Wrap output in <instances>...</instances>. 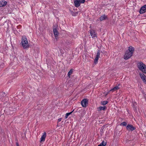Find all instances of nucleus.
<instances>
[{"label":"nucleus","instance_id":"nucleus-1","mask_svg":"<svg viewBox=\"0 0 146 146\" xmlns=\"http://www.w3.org/2000/svg\"><path fill=\"white\" fill-rule=\"evenodd\" d=\"M137 66L138 69L143 72L146 73V65L141 62H138Z\"/></svg>","mask_w":146,"mask_h":146},{"label":"nucleus","instance_id":"nucleus-2","mask_svg":"<svg viewBox=\"0 0 146 146\" xmlns=\"http://www.w3.org/2000/svg\"><path fill=\"white\" fill-rule=\"evenodd\" d=\"M21 43L24 48H27L29 47L27 39L25 36H23L21 39Z\"/></svg>","mask_w":146,"mask_h":146},{"label":"nucleus","instance_id":"nucleus-3","mask_svg":"<svg viewBox=\"0 0 146 146\" xmlns=\"http://www.w3.org/2000/svg\"><path fill=\"white\" fill-rule=\"evenodd\" d=\"M133 54L129 51H126L124 55V58L125 60H127L130 58L132 55Z\"/></svg>","mask_w":146,"mask_h":146},{"label":"nucleus","instance_id":"nucleus-4","mask_svg":"<svg viewBox=\"0 0 146 146\" xmlns=\"http://www.w3.org/2000/svg\"><path fill=\"white\" fill-rule=\"evenodd\" d=\"M88 101L87 99H84L81 102V104L82 106L84 107H86L88 104Z\"/></svg>","mask_w":146,"mask_h":146},{"label":"nucleus","instance_id":"nucleus-5","mask_svg":"<svg viewBox=\"0 0 146 146\" xmlns=\"http://www.w3.org/2000/svg\"><path fill=\"white\" fill-rule=\"evenodd\" d=\"M100 52H100V50H98L97 51L95 58L94 60V62L95 64H96L98 62L99 58L100 56Z\"/></svg>","mask_w":146,"mask_h":146},{"label":"nucleus","instance_id":"nucleus-6","mask_svg":"<svg viewBox=\"0 0 146 146\" xmlns=\"http://www.w3.org/2000/svg\"><path fill=\"white\" fill-rule=\"evenodd\" d=\"M126 129L128 131H132L134 130L135 128L131 125L128 124L126 126Z\"/></svg>","mask_w":146,"mask_h":146},{"label":"nucleus","instance_id":"nucleus-7","mask_svg":"<svg viewBox=\"0 0 146 146\" xmlns=\"http://www.w3.org/2000/svg\"><path fill=\"white\" fill-rule=\"evenodd\" d=\"M146 12V5L142 6L139 12L140 14H143Z\"/></svg>","mask_w":146,"mask_h":146},{"label":"nucleus","instance_id":"nucleus-8","mask_svg":"<svg viewBox=\"0 0 146 146\" xmlns=\"http://www.w3.org/2000/svg\"><path fill=\"white\" fill-rule=\"evenodd\" d=\"M90 35L92 38H94L96 36V34L95 31L93 29H90Z\"/></svg>","mask_w":146,"mask_h":146},{"label":"nucleus","instance_id":"nucleus-9","mask_svg":"<svg viewBox=\"0 0 146 146\" xmlns=\"http://www.w3.org/2000/svg\"><path fill=\"white\" fill-rule=\"evenodd\" d=\"M46 132H44L43 133L40 139V142H44L45 141V139L46 137Z\"/></svg>","mask_w":146,"mask_h":146},{"label":"nucleus","instance_id":"nucleus-10","mask_svg":"<svg viewBox=\"0 0 146 146\" xmlns=\"http://www.w3.org/2000/svg\"><path fill=\"white\" fill-rule=\"evenodd\" d=\"M140 75L143 82L146 84V76L143 74H140Z\"/></svg>","mask_w":146,"mask_h":146},{"label":"nucleus","instance_id":"nucleus-11","mask_svg":"<svg viewBox=\"0 0 146 146\" xmlns=\"http://www.w3.org/2000/svg\"><path fill=\"white\" fill-rule=\"evenodd\" d=\"M74 3L75 6L76 7H79L80 5V0H74Z\"/></svg>","mask_w":146,"mask_h":146},{"label":"nucleus","instance_id":"nucleus-12","mask_svg":"<svg viewBox=\"0 0 146 146\" xmlns=\"http://www.w3.org/2000/svg\"><path fill=\"white\" fill-rule=\"evenodd\" d=\"M53 31L54 35L55 36L56 39H57V37L58 36V31H57V29L56 28H54L53 29Z\"/></svg>","mask_w":146,"mask_h":146},{"label":"nucleus","instance_id":"nucleus-13","mask_svg":"<svg viewBox=\"0 0 146 146\" xmlns=\"http://www.w3.org/2000/svg\"><path fill=\"white\" fill-rule=\"evenodd\" d=\"M134 50V48L131 46H130L128 47V50L127 51H129V52H130V53H131L133 54V53Z\"/></svg>","mask_w":146,"mask_h":146},{"label":"nucleus","instance_id":"nucleus-14","mask_svg":"<svg viewBox=\"0 0 146 146\" xmlns=\"http://www.w3.org/2000/svg\"><path fill=\"white\" fill-rule=\"evenodd\" d=\"M107 109V107L106 106H100L97 108V110L98 111L102 110H105Z\"/></svg>","mask_w":146,"mask_h":146},{"label":"nucleus","instance_id":"nucleus-15","mask_svg":"<svg viewBox=\"0 0 146 146\" xmlns=\"http://www.w3.org/2000/svg\"><path fill=\"white\" fill-rule=\"evenodd\" d=\"M119 84L118 86H116L114 88L110 90V92L111 91L112 92H113L114 91H116V90L119 89Z\"/></svg>","mask_w":146,"mask_h":146},{"label":"nucleus","instance_id":"nucleus-16","mask_svg":"<svg viewBox=\"0 0 146 146\" xmlns=\"http://www.w3.org/2000/svg\"><path fill=\"white\" fill-rule=\"evenodd\" d=\"M7 4L6 1H0V7L5 6Z\"/></svg>","mask_w":146,"mask_h":146},{"label":"nucleus","instance_id":"nucleus-17","mask_svg":"<svg viewBox=\"0 0 146 146\" xmlns=\"http://www.w3.org/2000/svg\"><path fill=\"white\" fill-rule=\"evenodd\" d=\"M107 18V17L105 15H103L100 17V21H102L106 19Z\"/></svg>","mask_w":146,"mask_h":146},{"label":"nucleus","instance_id":"nucleus-18","mask_svg":"<svg viewBox=\"0 0 146 146\" xmlns=\"http://www.w3.org/2000/svg\"><path fill=\"white\" fill-rule=\"evenodd\" d=\"M73 72V70L72 69H71L70 70V71L68 72V76L70 78V75L72 74Z\"/></svg>","mask_w":146,"mask_h":146},{"label":"nucleus","instance_id":"nucleus-19","mask_svg":"<svg viewBox=\"0 0 146 146\" xmlns=\"http://www.w3.org/2000/svg\"><path fill=\"white\" fill-rule=\"evenodd\" d=\"M108 103V101H104L101 102V104L102 105L104 106L107 104Z\"/></svg>","mask_w":146,"mask_h":146},{"label":"nucleus","instance_id":"nucleus-20","mask_svg":"<svg viewBox=\"0 0 146 146\" xmlns=\"http://www.w3.org/2000/svg\"><path fill=\"white\" fill-rule=\"evenodd\" d=\"M106 145V143L104 141H103L98 146H105Z\"/></svg>","mask_w":146,"mask_h":146},{"label":"nucleus","instance_id":"nucleus-21","mask_svg":"<svg viewBox=\"0 0 146 146\" xmlns=\"http://www.w3.org/2000/svg\"><path fill=\"white\" fill-rule=\"evenodd\" d=\"M72 112L73 111H72L71 112L66 113V115L65 116V118L66 119L68 117V116L72 113Z\"/></svg>","mask_w":146,"mask_h":146},{"label":"nucleus","instance_id":"nucleus-22","mask_svg":"<svg viewBox=\"0 0 146 146\" xmlns=\"http://www.w3.org/2000/svg\"><path fill=\"white\" fill-rule=\"evenodd\" d=\"M127 125V123L126 122H123L120 124V125H122L123 126H126Z\"/></svg>","mask_w":146,"mask_h":146},{"label":"nucleus","instance_id":"nucleus-23","mask_svg":"<svg viewBox=\"0 0 146 146\" xmlns=\"http://www.w3.org/2000/svg\"><path fill=\"white\" fill-rule=\"evenodd\" d=\"M80 3H84L85 2V0H80Z\"/></svg>","mask_w":146,"mask_h":146},{"label":"nucleus","instance_id":"nucleus-24","mask_svg":"<svg viewBox=\"0 0 146 146\" xmlns=\"http://www.w3.org/2000/svg\"><path fill=\"white\" fill-rule=\"evenodd\" d=\"M62 118H60L58 120V121L59 122H60V121L61 120H62Z\"/></svg>","mask_w":146,"mask_h":146},{"label":"nucleus","instance_id":"nucleus-25","mask_svg":"<svg viewBox=\"0 0 146 146\" xmlns=\"http://www.w3.org/2000/svg\"><path fill=\"white\" fill-rule=\"evenodd\" d=\"M16 145L17 146H19V144L18 143H16Z\"/></svg>","mask_w":146,"mask_h":146}]
</instances>
